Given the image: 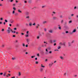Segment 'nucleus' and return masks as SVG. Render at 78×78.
Instances as JSON below:
<instances>
[{"label": "nucleus", "instance_id": "nucleus-34", "mask_svg": "<svg viewBox=\"0 0 78 78\" xmlns=\"http://www.w3.org/2000/svg\"><path fill=\"white\" fill-rule=\"evenodd\" d=\"M20 75H21V73H20V72H19V76H20Z\"/></svg>", "mask_w": 78, "mask_h": 78}, {"label": "nucleus", "instance_id": "nucleus-4", "mask_svg": "<svg viewBox=\"0 0 78 78\" xmlns=\"http://www.w3.org/2000/svg\"><path fill=\"white\" fill-rule=\"evenodd\" d=\"M65 28L66 29V30H69V27L67 26H66L65 27Z\"/></svg>", "mask_w": 78, "mask_h": 78}, {"label": "nucleus", "instance_id": "nucleus-27", "mask_svg": "<svg viewBox=\"0 0 78 78\" xmlns=\"http://www.w3.org/2000/svg\"><path fill=\"white\" fill-rule=\"evenodd\" d=\"M61 48V46L58 47H57V49H58V50H59Z\"/></svg>", "mask_w": 78, "mask_h": 78}, {"label": "nucleus", "instance_id": "nucleus-5", "mask_svg": "<svg viewBox=\"0 0 78 78\" xmlns=\"http://www.w3.org/2000/svg\"><path fill=\"white\" fill-rule=\"evenodd\" d=\"M47 23V21H43V22L42 23H43V24L44 25V24H45V23Z\"/></svg>", "mask_w": 78, "mask_h": 78}, {"label": "nucleus", "instance_id": "nucleus-21", "mask_svg": "<svg viewBox=\"0 0 78 78\" xmlns=\"http://www.w3.org/2000/svg\"><path fill=\"white\" fill-rule=\"evenodd\" d=\"M22 45L23 47H25V43H23Z\"/></svg>", "mask_w": 78, "mask_h": 78}, {"label": "nucleus", "instance_id": "nucleus-46", "mask_svg": "<svg viewBox=\"0 0 78 78\" xmlns=\"http://www.w3.org/2000/svg\"><path fill=\"white\" fill-rule=\"evenodd\" d=\"M62 34H65V32H62Z\"/></svg>", "mask_w": 78, "mask_h": 78}, {"label": "nucleus", "instance_id": "nucleus-10", "mask_svg": "<svg viewBox=\"0 0 78 78\" xmlns=\"http://www.w3.org/2000/svg\"><path fill=\"white\" fill-rule=\"evenodd\" d=\"M26 41L27 43H29V42H30V40L28 39H26Z\"/></svg>", "mask_w": 78, "mask_h": 78}, {"label": "nucleus", "instance_id": "nucleus-63", "mask_svg": "<svg viewBox=\"0 0 78 78\" xmlns=\"http://www.w3.org/2000/svg\"><path fill=\"white\" fill-rule=\"evenodd\" d=\"M69 33V31H66V33Z\"/></svg>", "mask_w": 78, "mask_h": 78}, {"label": "nucleus", "instance_id": "nucleus-1", "mask_svg": "<svg viewBox=\"0 0 78 78\" xmlns=\"http://www.w3.org/2000/svg\"><path fill=\"white\" fill-rule=\"evenodd\" d=\"M53 63H51L49 64V66L50 67H51V66H52V65H53Z\"/></svg>", "mask_w": 78, "mask_h": 78}, {"label": "nucleus", "instance_id": "nucleus-47", "mask_svg": "<svg viewBox=\"0 0 78 78\" xmlns=\"http://www.w3.org/2000/svg\"><path fill=\"white\" fill-rule=\"evenodd\" d=\"M5 22L7 23V22H8V20H5Z\"/></svg>", "mask_w": 78, "mask_h": 78}, {"label": "nucleus", "instance_id": "nucleus-18", "mask_svg": "<svg viewBox=\"0 0 78 78\" xmlns=\"http://www.w3.org/2000/svg\"><path fill=\"white\" fill-rule=\"evenodd\" d=\"M26 19H30V16H27L26 17Z\"/></svg>", "mask_w": 78, "mask_h": 78}, {"label": "nucleus", "instance_id": "nucleus-33", "mask_svg": "<svg viewBox=\"0 0 78 78\" xmlns=\"http://www.w3.org/2000/svg\"><path fill=\"white\" fill-rule=\"evenodd\" d=\"M33 25H34V26H35L36 25V23H34L33 24H32Z\"/></svg>", "mask_w": 78, "mask_h": 78}, {"label": "nucleus", "instance_id": "nucleus-59", "mask_svg": "<svg viewBox=\"0 0 78 78\" xmlns=\"http://www.w3.org/2000/svg\"><path fill=\"white\" fill-rule=\"evenodd\" d=\"M46 52H48V50H47V49H46Z\"/></svg>", "mask_w": 78, "mask_h": 78}, {"label": "nucleus", "instance_id": "nucleus-57", "mask_svg": "<svg viewBox=\"0 0 78 78\" xmlns=\"http://www.w3.org/2000/svg\"><path fill=\"white\" fill-rule=\"evenodd\" d=\"M34 57H35V56H32L31 57V58H34Z\"/></svg>", "mask_w": 78, "mask_h": 78}, {"label": "nucleus", "instance_id": "nucleus-56", "mask_svg": "<svg viewBox=\"0 0 78 78\" xmlns=\"http://www.w3.org/2000/svg\"><path fill=\"white\" fill-rule=\"evenodd\" d=\"M2 47H5V45H2Z\"/></svg>", "mask_w": 78, "mask_h": 78}, {"label": "nucleus", "instance_id": "nucleus-38", "mask_svg": "<svg viewBox=\"0 0 78 78\" xmlns=\"http://www.w3.org/2000/svg\"><path fill=\"white\" fill-rule=\"evenodd\" d=\"M58 29H59V30H61V27H58Z\"/></svg>", "mask_w": 78, "mask_h": 78}, {"label": "nucleus", "instance_id": "nucleus-9", "mask_svg": "<svg viewBox=\"0 0 78 78\" xmlns=\"http://www.w3.org/2000/svg\"><path fill=\"white\" fill-rule=\"evenodd\" d=\"M57 19V18L55 16H54L53 17V20H56Z\"/></svg>", "mask_w": 78, "mask_h": 78}, {"label": "nucleus", "instance_id": "nucleus-42", "mask_svg": "<svg viewBox=\"0 0 78 78\" xmlns=\"http://www.w3.org/2000/svg\"><path fill=\"white\" fill-rule=\"evenodd\" d=\"M13 9H14V10H16V8L15 7H14L13 8Z\"/></svg>", "mask_w": 78, "mask_h": 78}, {"label": "nucleus", "instance_id": "nucleus-30", "mask_svg": "<svg viewBox=\"0 0 78 78\" xmlns=\"http://www.w3.org/2000/svg\"><path fill=\"white\" fill-rule=\"evenodd\" d=\"M15 43H17L18 42V41L17 40H15Z\"/></svg>", "mask_w": 78, "mask_h": 78}, {"label": "nucleus", "instance_id": "nucleus-40", "mask_svg": "<svg viewBox=\"0 0 78 78\" xmlns=\"http://www.w3.org/2000/svg\"><path fill=\"white\" fill-rule=\"evenodd\" d=\"M44 44H48V43H47V42H45V41H44Z\"/></svg>", "mask_w": 78, "mask_h": 78}, {"label": "nucleus", "instance_id": "nucleus-7", "mask_svg": "<svg viewBox=\"0 0 78 78\" xmlns=\"http://www.w3.org/2000/svg\"><path fill=\"white\" fill-rule=\"evenodd\" d=\"M47 47V44H45L44 45H42V47Z\"/></svg>", "mask_w": 78, "mask_h": 78}, {"label": "nucleus", "instance_id": "nucleus-24", "mask_svg": "<svg viewBox=\"0 0 78 78\" xmlns=\"http://www.w3.org/2000/svg\"><path fill=\"white\" fill-rule=\"evenodd\" d=\"M41 67H43V68H44L45 67V66H43V65H42V64H41Z\"/></svg>", "mask_w": 78, "mask_h": 78}, {"label": "nucleus", "instance_id": "nucleus-51", "mask_svg": "<svg viewBox=\"0 0 78 78\" xmlns=\"http://www.w3.org/2000/svg\"><path fill=\"white\" fill-rule=\"evenodd\" d=\"M74 41H73L72 42H71V43L72 44H73V43H74Z\"/></svg>", "mask_w": 78, "mask_h": 78}, {"label": "nucleus", "instance_id": "nucleus-22", "mask_svg": "<svg viewBox=\"0 0 78 78\" xmlns=\"http://www.w3.org/2000/svg\"><path fill=\"white\" fill-rule=\"evenodd\" d=\"M5 75H6V73H4L3 76H5Z\"/></svg>", "mask_w": 78, "mask_h": 78}, {"label": "nucleus", "instance_id": "nucleus-17", "mask_svg": "<svg viewBox=\"0 0 78 78\" xmlns=\"http://www.w3.org/2000/svg\"><path fill=\"white\" fill-rule=\"evenodd\" d=\"M39 70L41 72H42L43 71V69H39Z\"/></svg>", "mask_w": 78, "mask_h": 78}, {"label": "nucleus", "instance_id": "nucleus-49", "mask_svg": "<svg viewBox=\"0 0 78 78\" xmlns=\"http://www.w3.org/2000/svg\"><path fill=\"white\" fill-rule=\"evenodd\" d=\"M73 32H72L70 33V34H73Z\"/></svg>", "mask_w": 78, "mask_h": 78}, {"label": "nucleus", "instance_id": "nucleus-35", "mask_svg": "<svg viewBox=\"0 0 78 78\" xmlns=\"http://www.w3.org/2000/svg\"><path fill=\"white\" fill-rule=\"evenodd\" d=\"M52 13H53V14H56V12H52Z\"/></svg>", "mask_w": 78, "mask_h": 78}, {"label": "nucleus", "instance_id": "nucleus-37", "mask_svg": "<svg viewBox=\"0 0 78 78\" xmlns=\"http://www.w3.org/2000/svg\"><path fill=\"white\" fill-rule=\"evenodd\" d=\"M66 75H67V73H65L64 74V76H66Z\"/></svg>", "mask_w": 78, "mask_h": 78}, {"label": "nucleus", "instance_id": "nucleus-41", "mask_svg": "<svg viewBox=\"0 0 78 78\" xmlns=\"http://www.w3.org/2000/svg\"><path fill=\"white\" fill-rule=\"evenodd\" d=\"M51 53H52V51H50L49 52V53H50V54H51Z\"/></svg>", "mask_w": 78, "mask_h": 78}, {"label": "nucleus", "instance_id": "nucleus-2", "mask_svg": "<svg viewBox=\"0 0 78 78\" xmlns=\"http://www.w3.org/2000/svg\"><path fill=\"white\" fill-rule=\"evenodd\" d=\"M7 33H8V34H9V33H11V30H7Z\"/></svg>", "mask_w": 78, "mask_h": 78}, {"label": "nucleus", "instance_id": "nucleus-13", "mask_svg": "<svg viewBox=\"0 0 78 78\" xmlns=\"http://www.w3.org/2000/svg\"><path fill=\"white\" fill-rule=\"evenodd\" d=\"M69 47H70L71 46V43L69 42L68 43Z\"/></svg>", "mask_w": 78, "mask_h": 78}, {"label": "nucleus", "instance_id": "nucleus-15", "mask_svg": "<svg viewBox=\"0 0 78 78\" xmlns=\"http://www.w3.org/2000/svg\"><path fill=\"white\" fill-rule=\"evenodd\" d=\"M59 45H62V42H60L59 43Z\"/></svg>", "mask_w": 78, "mask_h": 78}, {"label": "nucleus", "instance_id": "nucleus-28", "mask_svg": "<svg viewBox=\"0 0 78 78\" xmlns=\"http://www.w3.org/2000/svg\"><path fill=\"white\" fill-rule=\"evenodd\" d=\"M72 22V20H70L69 21V23H71Z\"/></svg>", "mask_w": 78, "mask_h": 78}, {"label": "nucleus", "instance_id": "nucleus-39", "mask_svg": "<svg viewBox=\"0 0 78 78\" xmlns=\"http://www.w3.org/2000/svg\"><path fill=\"white\" fill-rule=\"evenodd\" d=\"M11 28H10V27H9L8 28V30H11Z\"/></svg>", "mask_w": 78, "mask_h": 78}, {"label": "nucleus", "instance_id": "nucleus-45", "mask_svg": "<svg viewBox=\"0 0 78 78\" xmlns=\"http://www.w3.org/2000/svg\"><path fill=\"white\" fill-rule=\"evenodd\" d=\"M26 37H28V35H26L25 36Z\"/></svg>", "mask_w": 78, "mask_h": 78}, {"label": "nucleus", "instance_id": "nucleus-20", "mask_svg": "<svg viewBox=\"0 0 78 78\" xmlns=\"http://www.w3.org/2000/svg\"><path fill=\"white\" fill-rule=\"evenodd\" d=\"M63 22H64V20H61V24L63 23Z\"/></svg>", "mask_w": 78, "mask_h": 78}, {"label": "nucleus", "instance_id": "nucleus-61", "mask_svg": "<svg viewBox=\"0 0 78 78\" xmlns=\"http://www.w3.org/2000/svg\"><path fill=\"white\" fill-rule=\"evenodd\" d=\"M0 75H3V73H0Z\"/></svg>", "mask_w": 78, "mask_h": 78}, {"label": "nucleus", "instance_id": "nucleus-14", "mask_svg": "<svg viewBox=\"0 0 78 78\" xmlns=\"http://www.w3.org/2000/svg\"><path fill=\"white\" fill-rule=\"evenodd\" d=\"M60 59H62L63 60L64 59V57H63L62 56H60Z\"/></svg>", "mask_w": 78, "mask_h": 78}, {"label": "nucleus", "instance_id": "nucleus-32", "mask_svg": "<svg viewBox=\"0 0 78 78\" xmlns=\"http://www.w3.org/2000/svg\"><path fill=\"white\" fill-rule=\"evenodd\" d=\"M15 14L16 16H17V15H18V13H15Z\"/></svg>", "mask_w": 78, "mask_h": 78}, {"label": "nucleus", "instance_id": "nucleus-11", "mask_svg": "<svg viewBox=\"0 0 78 78\" xmlns=\"http://www.w3.org/2000/svg\"><path fill=\"white\" fill-rule=\"evenodd\" d=\"M45 54L46 55H47L49 54V53L48 52H45Z\"/></svg>", "mask_w": 78, "mask_h": 78}, {"label": "nucleus", "instance_id": "nucleus-12", "mask_svg": "<svg viewBox=\"0 0 78 78\" xmlns=\"http://www.w3.org/2000/svg\"><path fill=\"white\" fill-rule=\"evenodd\" d=\"M40 26V25H39V24H37V26L36 27V28H39V27Z\"/></svg>", "mask_w": 78, "mask_h": 78}, {"label": "nucleus", "instance_id": "nucleus-64", "mask_svg": "<svg viewBox=\"0 0 78 78\" xmlns=\"http://www.w3.org/2000/svg\"><path fill=\"white\" fill-rule=\"evenodd\" d=\"M56 45V43H54V46H55V45Z\"/></svg>", "mask_w": 78, "mask_h": 78}, {"label": "nucleus", "instance_id": "nucleus-44", "mask_svg": "<svg viewBox=\"0 0 78 78\" xmlns=\"http://www.w3.org/2000/svg\"><path fill=\"white\" fill-rule=\"evenodd\" d=\"M44 31H47V29H45H45H44Z\"/></svg>", "mask_w": 78, "mask_h": 78}, {"label": "nucleus", "instance_id": "nucleus-3", "mask_svg": "<svg viewBox=\"0 0 78 78\" xmlns=\"http://www.w3.org/2000/svg\"><path fill=\"white\" fill-rule=\"evenodd\" d=\"M29 25L30 27H31L32 26V23L31 22L29 23Z\"/></svg>", "mask_w": 78, "mask_h": 78}, {"label": "nucleus", "instance_id": "nucleus-62", "mask_svg": "<svg viewBox=\"0 0 78 78\" xmlns=\"http://www.w3.org/2000/svg\"><path fill=\"white\" fill-rule=\"evenodd\" d=\"M35 64H38V62H35Z\"/></svg>", "mask_w": 78, "mask_h": 78}, {"label": "nucleus", "instance_id": "nucleus-19", "mask_svg": "<svg viewBox=\"0 0 78 78\" xmlns=\"http://www.w3.org/2000/svg\"><path fill=\"white\" fill-rule=\"evenodd\" d=\"M27 51V50L26 49H23V52L24 53H25V52H26Z\"/></svg>", "mask_w": 78, "mask_h": 78}, {"label": "nucleus", "instance_id": "nucleus-43", "mask_svg": "<svg viewBox=\"0 0 78 78\" xmlns=\"http://www.w3.org/2000/svg\"><path fill=\"white\" fill-rule=\"evenodd\" d=\"M37 39H39V36H37Z\"/></svg>", "mask_w": 78, "mask_h": 78}, {"label": "nucleus", "instance_id": "nucleus-8", "mask_svg": "<svg viewBox=\"0 0 78 78\" xmlns=\"http://www.w3.org/2000/svg\"><path fill=\"white\" fill-rule=\"evenodd\" d=\"M48 33H53V31H52V30H50L48 31Z\"/></svg>", "mask_w": 78, "mask_h": 78}, {"label": "nucleus", "instance_id": "nucleus-6", "mask_svg": "<svg viewBox=\"0 0 78 78\" xmlns=\"http://www.w3.org/2000/svg\"><path fill=\"white\" fill-rule=\"evenodd\" d=\"M76 31V29H75L73 30L72 32L73 33H75Z\"/></svg>", "mask_w": 78, "mask_h": 78}, {"label": "nucleus", "instance_id": "nucleus-25", "mask_svg": "<svg viewBox=\"0 0 78 78\" xmlns=\"http://www.w3.org/2000/svg\"><path fill=\"white\" fill-rule=\"evenodd\" d=\"M62 45H64V46H66V42H64L62 44Z\"/></svg>", "mask_w": 78, "mask_h": 78}, {"label": "nucleus", "instance_id": "nucleus-26", "mask_svg": "<svg viewBox=\"0 0 78 78\" xmlns=\"http://www.w3.org/2000/svg\"><path fill=\"white\" fill-rule=\"evenodd\" d=\"M50 42L51 44H52V43H53V41H52V40H50Z\"/></svg>", "mask_w": 78, "mask_h": 78}, {"label": "nucleus", "instance_id": "nucleus-53", "mask_svg": "<svg viewBox=\"0 0 78 78\" xmlns=\"http://www.w3.org/2000/svg\"><path fill=\"white\" fill-rule=\"evenodd\" d=\"M14 30H17V28H15L14 29Z\"/></svg>", "mask_w": 78, "mask_h": 78}, {"label": "nucleus", "instance_id": "nucleus-23", "mask_svg": "<svg viewBox=\"0 0 78 78\" xmlns=\"http://www.w3.org/2000/svg\"><path fill=\"white\" fill-rule=\"evenodd\" d=\"M26 15H27V16H28V15H29V12H26Z\"/></svg>", "mask_w": 78, "mask_h": 78}, {"label": "nucleus", "instance_id": "nucleus-31", "mask_svg": "<svg viewBox=\"0 0 78 78\" xmlns=\"http://www.w3.org/2000/svg\"><path fill=\"white\" fill-rule=\"evenodd\" d=\"M21 35H22V36H23V35H24V33H21Z\"/></svg>", "mask_w": 78, "mask_h": 78}, {"label": "nucleus", "instance_id": "nucleus-50", "mask_svg": "<svg viewBox=\"0 0 78 78\" xmlns=\"http://www.w3.org/2000/svg\"><path fill=\"white\" fill-rule=\"evenodd\" d=\"M15 13V11H13L12 12V14H14Z\"/></svg>", "mask_w": 78, "mask_h": 78}, {"label": "nucleus", "instance_id": "nucleus-16", "mask_svg": "<svg viewBox=\"0 0 78 78\" xmlns=\"http://www.w3.org/2000/svg\"><path fill=\"white\" fill-rule=\"evenodd\" d=\"M18 12H20V13H21L22 12V11L19 9L18 10Z\"/></svg>", "mask_w": 78, "mask_h": 78}, {"label": "nucleus", "instance_id": "nucleus-36", "mask_svg": "<svg viewBox=\"0 0 78 78\" xmlns=\"http://www.w3.org/2000/svg\"><path fill=\"white\" fill-rule=\"evenodd\" d=\"M62 17H63V16L62 15H61L60 16V18H62Z\"/></svg>", "mask_w": 78, "mask_h": 78}, {"label": "nucleus", "instance_id": "nucleus-58", "mask_svg": "<svg viewBox=\"0 0 78 78\" xmlns=\"http://www.w3.org/2000/svg\"><path fill=\"white\" fill-rule=\"evenodd\" d=\"M74 9H76V6L74 7Z\"/></svg>", "mask_w": 78, "mask_h": 78}, {"label": "nucleus", "instance_id": "nucleus-54", "mask_svg": "<svg viewBox=\"0 0 78 78\" xmlns=\"http://www.w3.org/2000/svg\"><path fill=\"white\" fill-rule=\"evenodd\" d=\"M12 60H14V59H15V58L14 57L12 58Z\"/></svg>", "mask_w": 78, "mask_h": 78}, {"label": "nucleus", "instance_id": "nucleus-52", "mask_svg": "<svg viewBox=\"0 0 78 78\" xmlns=\"http://www.w3.org/2000/svg\"><path fill=\"white\" fill-rule=\"evenodd\" d=\"M74 16V14H72L71 16V17H73V16Z\"/></svg>", "mask_w": 78, "mask_h": 78}, {"label": "nucleus", "instance_id": "nucleus-29", "mask_svg": "<svg viewBox=\"0 0 78 78\" xmlns=\"http://www.w3.org/2000/svg\"><path fill=\"white\" fill-rule=\"evenodd\" d=\"M56 42V40H54L53 41V42Z\"/></svg>", "mask_w": 78, "mask_h": 78}, {"label": "nucleus", "instance_id": "nucleus-55", "mask_svg": "<svg viewBox=\"0 0 78 78\" xmlns=\"http://www.w3.org/2000/svg\"><path fill=\"white\" fill-rule=\"evenodd\" d=\"M28 47V44H26V47Z\"/></svg>", "mask_w": 78, "mask_h": 78}, {"label": "nucleus", "instance_id": "nucleus-48", "mask_svg": "<svg viewBox=\"0 0 78 78\" xmlns=\"http://www.w3.org/2000/svg\"><path fill=\"white\" fill-rule=\"evenodd\" d=\"M3 20V18H1L0 19L1 20Z\"/></svg>", "mask_w": 78, "mask_h": 78}, {"label": "nucleus", "instance_id": "nucleus-60", "mask_svg": "<svg viewBox=\"0 0 78 78\" xmlns=\"http://www.w3.org/2000/svg\"><path fill=\"white\" fill-rule=\"evenodd\" d=\"M67 22H65V25H67Z\"/></svg>", "mask_w": 78, "mask_h": 78}]
</instances>
